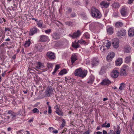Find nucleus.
I'll list each match as a JSON object with an SVG mask.
<instances>
[{
    "mask_svg": "<svg viewBox=\"0 0 134 134\" xmlns=\"http://www.w3.org/2000/svg\"><path fill=\"white\" fill-rule=\"evenodd\" d=\"M92 15L93 17L96 18H100L102 15L100 11L94 7H92L91 9Z\"/></svg>",
    "mask_w": 134,
    "mask_h": 134,
    "instance_id": "obj_1",
    "label": "nucleus"
},
{
    "mask_svg": "<svg viewBox=\"0 0 134 134\" xmlns=\"http://www.w3.org/2000/svg\"><path fill=\"white\" fill-rule=\"evenodd\" d=\"M87 72L86 70H82L81 68H79L75 70V74L76 76L83 78L86 76Z\"/></svg>",
    "mask_w": 134,
    "mask_h": 134,
    "instance_id": "obj_2",
    "label": "nucleus"
},
{
    "mask_svg": "<svg viewBox=\"0 0 134 134\" xmlns=\"http://www.w3.org/2000/svg\"><path fill=\"white\" fill-rule=\"evenodd\" d=\"M129 69V67L127 65H124L121 68L120 72V75L121 76H126L127 75V71Z\"/></svg>",
    "mask_w": 134,
    "mask_h": 134,
    "instance_id": "obj_3",
    "label": "nucleus"
},
{
    "mask_svg": "<svg viewBox=\"0 0 134 134\" xmlns=\"http://www.w3.org/2000/svg\"><path fill=\"white\" fill-rule=\"evenodd\" d=\"M81 33L80 31L77 30L76 32H74L72 35L71 34H69V36L72 38V39L77 38L79 37L81 35Z\"/></svg>",
    "mask_w": 134,
    "mask_h": 134,
    "instance_id": "obj_4",
    "label": "nucleus"
},
{
    "mask_svg": "<svg viewBox=\"0 0 134 134\" xmlns=\"http://www.w3.org/2000/svg\"><path fill=\"white\" fill-rule=\"evenodd\" d=\"M39 30L35 26L32 27L30 30L29 35L30 36H32L35 34L37 33Z\"/></svg>",
    "mask_w": 134,
    "mask_h": 134,
    "instance_id": "obj_5",
    "label": "nucleus"
},
{
    "mask_svg": "<svg viewBox=\"0 0 134 134\" xmlns=\"http://www.w3.org/2000/svg\"><path fill=\"white\" fill-rule=\"evenodd\" d=\"M49 39L48 37L46 35H42L40 36V41L44 42L47 41Z\"/></svg>",
    "mask_w": 134,
    "mask_h": 134,
    "instance_id": "obj_6",
    "label": "nucleus"
},
{
    "mask_svg": "<svg viewBox=\"0 0 134 134\" xmlns=\"http://www.w3.org/2000/svg\"><path fill=\"white\" fill-rule=\"evenodd\" d=\"M126 34V30L122 29L117 32V35L118 37H121L122 36H125Z\"/></svg>",
    "mask_w": 134,
    "mask_h": 134,
    "instance_id": "obj_7",
    "label": "nucleus"
},
{
    "mask_svg": "<svg viewBox=\"0 0 134 134\" xmlns=\"http://www.w3.org/2000/svg\"><path fill=\"white\" fill-rule=\"evenodd\" d=\"M7 114L9 115L10 117L13 120L14 118L16 116V114L11 110H9L8 111Z\"/></svg>",
    "mask_w": 134,
    "mask_h": 134,
    "instance_id": "obj_8",
    "label": "nucleus"
},
{
    "mask_svg": "<svg viewBox=\"0 0 134 134\" xmlns=\"http://www.w3.org/2000/svg\"><path fill=\"white\" fill-rule=\"evenodd\" d=\"M53 92V90L51 87L47 88L45 92L46 96L47 97H49Z\"/></svg>",
    "mask_w": 134,
    "mask_h": 134,
    "instance_id": "obj_9",
    "label": "nucleus"
},
{
    "mask_svg": "<svg viewBox=\"0 0 134 134\" xmlns=\"http://www.w3.org/2000/svg\"><path fill=\"white\" fill-rule=\"evenodd\" d=\"M119 40L117 38H114L112 44L114 48H117L119 46Z\"/></svg>",
    "mask_w": 134,
    "mask_h": 134,
    "instance_id": "obj_10",
    "label": "nucleus"
},
{
    "mask_svg": "<svg viewBox=\"0 0 134 134\" xmlns=\"http://www.w3.org/2000/svg\"><path fill=\"white\" fill-rule=\"evenodd\" d=\"M47 56L50 59H53L55 58V54L54 53L49 52H48L46 54Z\"/></svg>",
    "mask_w": 134,
    "mask_h": 134,
    "instance_id": "obj_11",
    "label": "nucleus"
},
{
    "mask_svg": "<svg viewBox=\"0 0 134 134\" xmlns=\"http://www.w3.org/2000/svg\"><path fill=\"white\" fill-rule=\"evenodd\" d=\"M115 56V53L114 52H112L109 53L107 57V59L108 61L109 62Z\"/></svg>",
    "mask_w": 134,
    "mask_h": 134,
    "instance_id": "obj_12",
    "label": "nucleus"
},
{
    "mask_svg": "<svg viewBox=\"0 0 134 134\" xmlns=\"http://www.w3.org/2000/svg\"><path fill=\"white\" fill-rule=\"evenodd\" d=\"M127 8L125 6L122 7L120 10V13L122 15L125 16L127 14Z\"/></svg>",
    "mask_w": 134,
    "mask_h": 134,
    "instance_id": "obj_13",
    "label": "nucleus"
},
{
    "mask_svg": "<svg viewBox=\"0 0 134 134\" xmlns=\"http://www.w3.org/2000/svg\"><path fill=\"white\" fill-rule=\"evenodd\" d=\"M119 74V72L118 71L114 70L111 72V76L113 78H116L118 77Z\"/></svg>",
    "mask_w": 134,
    "mask_h": 134,
    "instance_id": "obj_14",
    "label": "nucleus"
},
{
    "mask_svg": "<svg viewBox=\"0 0 134 134\" xmlns=\"http://www.w3.org/2000/svg\"><path fill=\"white\" fill-rule=\"evenodd\" d=\"M110 81L108 79H106L103 80L100 84L102 85H106L110 84Z\"/></svg>",
    "mask_w": 134,
    "mask_h": 134,
    "instance_id": "obj_15",
    "label": "nucleus"
},
{
    "mask_svg": "<svg viewBox=\"0 0 134 134\" xmlns=\"http://www.w3.org/2000/svg\"><path fill=\"white\" fill-rule=\"evenodd\" d=\"M99 63V60L96 58H94L92 60L91 64L93 66L97 65Z\"/></svg>",
    "mask_w": 134,
    "mask_h": 134,
    "instance_id": "obj_16",
    "label": "nucleus"
},
{
    "mask_svg": "<svg viewBox=\"0 0 134 134\" xmlns=\"http://www.w3.org/2000/svg\"><path fill=\"white\" fill-rule=\"evenodd\" d=\"M109 4L110 3H109L107 2L104 1L100 3V4L102 7L105 8H108Z\"/></svg>",
    "mask_w": 134,
    "mask_h": 134,
    "instance_id": "obj_17",
    "label": "nucleus"
},
{
    "mask_svg": "<svg viewBox=\"0 0 134 134\" xmlns=\"http://www.w3.org/2000/svg\"><path fill=\"white\" fill-rule=\"evenodd\" d=\"M38 27L40 28H45V26L43 25V23L42 20H39L36 23Z\"/></svg>",
    "mask_w": 134,
    "mask_h": 134,
    "instance_id": "obj_18",
    "label": "nucleus"
},
{
    "mask_svg": "<svg viewBox=\"0 0 134 134\" xmlns=\"http://www.w3.org/2000/svg\"><path fill=\"white\" fill-rule=\"evenodd\" d=\"M42 46L40 44H36L35 47V49L36 51L41 52L42 50Z\"/></svg>",
    "mask_w": 134,
    "mask_h": 134,
    "instance_id": "obj_19",
    "label": "nucleus"
},
{
    "mask_svg": "<svg viewBox=\"0 0 134 134\" xmlns=\"http://www.w3.org/2000/svg\"><path fill=\"white\" fill-rule=\"evenodd\" d=\"M13 120V119L11 118L9 116L5 117L4 119V121L6 123H9Z\"/></svg>",
    "mask_w": 134,
    "mask_h": 134,
    "instance_id": "obj_20",
    "label": "nucleus"
},
{
    "mask_svg": "<svg viewBox=\"0 0 134 134\" xmlns=\"http://www.w3.org/2000/svg\"><path fill=\"white\" fill-rule=\"evenodd\" d=\"M52 37L54 40H57L59 39L60 37V36L58 34L55 33L52 35Z\"/></svg>",
    "mask_w": 134,
    "mask_h": 134,
    "instance_id": "obj_21",
    "label": "nucleus"
},
{
    "mask_svg": "<svg viewBox=\"0 0 134 134\" xmlns=\"http://www.w3.org/2000/svg\"><path fill=\"white\" fill-rule=\"evenodd\" d=\"M94 79V77L93 75H91L88 79L87 83L92 84L93 82Z\"/></svg>",
    "mask_w": 134,
    "mask_h": 134,
    "instance_id": "obj_22",
    "label": "nucleus"
},
{
    "mask_svg": "<svg viewBox=\"0 0 134 134\" xmlns=\"http://www.w3.org/2000/svg\"><path fill=\"white\" fill-rule=\"evenodd\" d=\"M36 64L37 65L35 67L37 69H41L44 67L43 64L40 62H37Z\"/></svg>",
    "mask_w": 134,
    "mask_h": 134,
    "instance_id": "obj_23",
    "label": "nucleus"
},
{
    "mask_svg": "<svg viewBox=\"0 0 134 134\" xmlns=\"http://www.w3.org/2000/svg\"><path fill=\"white\" fill-rule=\"evenodd\" d=\"M128 34L129 36H134V28L130 29L128 31Z\"/></svg>",
    "mask_w": 134,
    "mask_h": 134,
    "instance_id": "obj_24",
    "label": "nucleus"
},
{
    "mask_svg": "<svg viewBox=\"0 0 134 134\" xmlns=\"http://www.w3.org/2000/svg\"><path fill=\"white\" fill-rule=\"evenodd\" d=\"M78 41L76 42L75 41L74 42H72V46L75 48H77L80 47V45L79 44Z\"/></svg>",
    "mask_w": 134,
    "mask_h": 134,
    "instance_id": "obj_25",
    "label": "nucleus"
},
{
    "mask_svg": "<svg viewBox=\"0 0 134 134\" xmlns=\"http://www.w3.org/2000/svg\"><path fill=\"white\" fill-rule=\"evenodd\" d=\"M71 59V62L73 64L77 60L76 56L75 54L72 55Z\"/></svg>",
    "mask_w": 134,
    "mask_h": 134,
    "instance_id": "obj_26",
    "label": "nucleus"
},
{
    "mask_svg": "<svg viewBox=\"0 0 134 134\" xmlns=\"http://www.w3.org/2000/svg\"><path fill=\"white\" fill-rule=\"evenodd\" d=\"M122 63V59L121 58H118L115 62L117 65H120Z\"/></svg>",
    "mask_w": 134,
    "mask_h": 134,
    "instance_id": "obj_27",
    "label": "nucleus"
},
{
    "mask_svg": "<svg viewBox=\"0 0 134 134\" xmlns=\"http://www.w3.org/2000/svg\"><path fill=\"white\" fill-rule=\"evenodd\" d=\"M55 112L60 116H63V113L60 108L57 110H55Z\"/></svg>",
    "mask_w": 134,
    "mask_h": 134,
    "instance_id": "obj_28",
    "label": "nucleus"
},
{
    "mask_svg": "<svg viewBox=\"0 0 134 134\" xmlns=\"http://www.w3.org/2000/svg\"><path fill=\"white\" fill-rule=\"evenodd\" d=\"M123 25V23L121 22L118 21L116 22L115 24V26L117 28H120Z\"/></svg>",
    "mask_w": 134,
    "mask_h": 134,
    "instance_id": "obj_29",
    "label": "nucleus"
},
{
    "mask_svg": "<svg viewBox=\"0 0 134 134\" xmlns=\"http://www.w3.org/2000/svg\"><path fill=\"white\" fill-rule=\"evenodd\" d=\"M112 6L114 8H118L120 7V5L119 3L114 2L112 5Z\"/></svg>",
    "mask_w": 134,
    "mask_h": 134,
    "instance_id": "obj_30",
    "label": "nucleus"
},
{
    "mask_svg": "<svg viewBox=\"0 0 134 134\" xmlns=\"http://www.w3.org/2000/svg\"><path fill=\"white\" fill-rule=\"evenodd\" d=\"M31 43V41L29 39L28 41H26L25 43L24 44V46L26 47H28L29 46Z\"/></svg>",
    "mask_w": 134,
    "mask_h": 134,
    "instance_id": "obj_31",
    "label": "nucleus"
},
{
    "mask_svg": "<svg viewBox=\"0 0 134 134\" xmlns=\"http://www.w3.org/2000/svg\"><path fill=\"white\" fill-rule=\"evenodd\" d=\"M131 60V56H129L126 57L125 59V62L126 63H129Z\"/></svg>",
    "mask_w": 134,
    "mask_h": 134,
    "instance_id": "obj_32",
    "label": "nucleus"
},
{
    "mask_svg": "<svg viewBox=\"0 0 134 134\" xmlns=\"http://www.w3.org/2000/svg\"><path fill=\"white\" fill-rule=\"evenodd\" d=\"M67 73V71L65 69H64L61 70L59 72V74L60 75H63L64 74H65Z\"/></svg>",
    "mask_w": 134,
    "mask_h": 134,
    "instance_id": "obj_33",
    "label": "nucleus"
},
{
    "mask_svg": "<svg viewBox=\"0 0 134 134\" xmlns=\"http://www.w3.org/2000/svg\"><path fill=\"white\" fill-rule=\"evenodd\" d=\"M108 33L110 34H111L113 33V29L111 27H109L107 30Z\"/></svg>",
    "mask_w": 134,
    "mask_h": 134,
    "instance_id": "obj_34",
    "label": "nucleus"
},
{
    "mask_svg": "<svg viewBox=\"0 0 134 134\" xmlns=\"http://www.w3.org/2000/svg\"><path fill=\"white\" fill-rule=\"evenodd\" d=\"M107 122H105V123L103 124H102L101 125L102 127H109L110 126V124L109 123H108L107 124V125H106L107 124Z\"/></svg>",
    "mask_w": 134,
    "mask_h": 134,
    "instance_id": "obj_35",
    "label": "nucleus"
},
{
    "mask_svg": "<svg viewBox=\"0 0 134 134\" xmlns=\"http://www.w3.org/2000/svg\"><path fill=\"white\" fill-rule=\"evenodd\" d=\"M120 86L119 87V88L120 90H123L125 87V84L124 83H121L120 84Z\"/></svg>",
    "mask_w": 134,
    "mask_h": 134,
    "instance_id": "obj_36",
    "label": "nucleus"
},
{
    "mask_svg": "<svg viewBox=\"0 0 134 134\" xmlns=\"http://www.w3.org/2000/svg\"><path fill=\"white\" fill-rule=\"evenodd\" d=\"M59 68V65H56L55 66V68L54 69V71L53 72V74H54L56 72L57 70Z\"/></svg>",
    "mask_w": 134,
    "mask_h": 134,
    "instance_id": "obj_37",
    "label": "nucleus"
},
{
    "mask_svg": "<svg viewBox=\"0 0 134 134\" xmlns=\"http://www.w3.org/2000/svg\"><path fill=\"white\" fill-rule=\"evenodd\" d=\"M32 112L33 113L38 114L40 112L39 110L36 108L32 110Z\"/></svg>",
    "mask_w": 134,
    "mask_h": 134,
    "instance_id": "obj_38",
    "label": "nucleus"
},
{
    "mask_svg": "<svg viewBox=\"0 0 134 134\" xmlns=\"http://www.w3.org/2000/svg\"><path fill=\"white\" fill-rule=\"evenodd\" d=\"M130 48L129 47H125L124 49V52L126 53H129L130 52Z\"/></svg>",
    "mask_w": 134,
    "mask_h": 134,
    "instance_id": "obj_39",
    "label": "nucleus"
},
{
    "mask_svg": "<svg viewBox=\"0 0 134 134\" xmlns=\"http://www.w3.org/2000/svg\"><path fill=\"white\" fill-rule=\"evenodd\" d=\"M120 127L118 126L116 128V134H120L121 133V131L120 130Z\"/></svg>",
    "mask_w": 134,
    "mask_h": 134,
    "instance_id": "obj_40",
    "label": "nucleus"
},
{
    "mask_svg": "<svg viewBox=\"0 0 134 134\" xmlns=\"http://www.w3.org/2000/svg\"><path fill=\"white\" fill-rule=\"evenodd\" d=\"M84 36L87 39L89 38L90 37V35L87 33H85L84 35Z\"/></svg>",
    "mask_w": 134,
    "mask_h": 134,
    "instance_id": "obj_41",
    "label": "nucleus"
},
{
    "mask_svg": "<svg viewBox=\"0 0 134 134\" xmlns=\"http://www.w3.org/2000/svg\"><path fill=\"white\" fill-rule=\"evenodd\" d=\"M63 122L62 123L60 126V127L61 128H63L65 126V124L66 123V122L65 121L64 119H63L62 120Z\"/></svg>",
    "mask_w": 134,
    "mask_h": 134,
    "instance_id": "obj_42",
    "label": "nucleus"
},
{
    "mask_svg": "<svg viewBox=\"0 0 134 134\" xmlns=\"http://www.w3.org/2000/svg\"><path fill=\"white\" fill-rule=\"evenodd\" d=\"M51 32V29H49L47 30H44V32L46 34H49Z\"/></svg>",
    "mask_w": 134,
    "mask_h": 134,
    "instance_id": "obj_43",
    "label": "nucleus"
},
{
    "mask_svg": "<svg viewBox=\"0 0 134 134\" xmlns=\"http://www.w3.org/2000/svg\"><path fill=\"white\" fill-rule=\"evenodd\" d=\"M78 42L79 43L82 44H85L86 43L85 41L82 39H81L80 40L78 41Z\"/></svg>",
    "mask_w": 134,
    "mask_h": 134,
    "instance_id": "obj_44",
    "label": "nucleus"
},
{
    "mask_svg": "<svg viewBox=\"0 0 134 134\" xmlns=\"http://www.w3.org/2000/svg\"><path fill=\"white\" fill-rule=\"evenodd\" d=\"M111 43L110 42H108L105 45L107 48V49H108L110 46Z\"/></svg>",
    "mask_w": 134,
    "mask_h": 134,
    "instance_id": "obj_45",
    "label": "nucleus"
},
{
    "mask_svg": "<svg viewBox=\"0 0 134 134\" xmlns=\"http://www.w3.org/2000/svg\"><path fill=\"white\" fill-rule=\"evenodd\" d=\"M47 66L49 68H52L53 67V65L52 64L49 63H47Z\"/></svg>",
    "mask_w": 134,
    "mask_h": 134,
    "instance_id": "obj_46",
    "label": "nucleus"
},
{
    "mask_svg": "<svg viewBox=\"0 0 134 134\" xmlns=\"http://www.w3.org/2000/svg\"><path fill=\"white\" fill-rule=\"evenodd\" d=\"M98 24V23L97 22H94L90 25V26H96Z\"/></svg>",
    "mask_w": 134,
    "mask_h": 134,
    "instance_id": "obj_47",
    "label": "nucleus"
},
{
    "mask_svg": "<svg viewBox=\"0 0 134 134\" xmlns=\"http://www.w3.org/2000/svg\"><path fill=\"white\" fill-rule=\"evenodd\" d=\"M65 24L66 25L70 26L72 24V23L70 21H67L65 23Z\"/></svg>",
    "mask_w": 134,
    "mask_h": 134,
    "instance_id": "obj_48",
    "label": "nucleus"
},
{
    "mask_svg": "<svg viewBox=\"0 0 134 134\" xmlns=\"http://www.w3.org/2000/svg\"><path fill=\"white\" fill-rule=\"evenodd\" d=\"M48 112L49 114H51L52 113V109L51 108V106H49V107H48Z\"/></svg>",
    "mask_w": 134,
    "mask_h": 134,
    "instance_id": "obj_49",
    "label": "nucleus"
},
{
    "mask_svg": "<svg viewBox=\"0 0 134 134\" xmlns=\"http://www.w3.org/2000/svg\"><path fill=\"white\" fill-rule=\"evenodd\" d=\"M76 14L75 13H72L71 14V18H73L76 17Z\"/></svg>",
    "mask_w": 134,
    "mask_h": 134,
    "instance_id": "obj_50",
    "label": "nucleus"
},
{
    "mask_svg": "<svg viewBox=\"0 0 134 134\" xmlns=\"http://www.w3.org/2000/svg\"><path fill=\"white\" fill-rule=\"evenodd\" d=\"M114 132L112 130H110L108 132V134H114Z\"/></svg>",
    "mask_w": 134,
    "mask_h": 134,
    "instance_id": "obj_51",
    "label": "nucleus"
},
{
    "mask_svg": "<svg viewBox=\"0 0 134 134\" xmlns=\"http://www.w3.org/2000/svg\"><path fill=\"white\" fill-rule=\"evenodd\" d=\"M54 109H55V110H57L59 109L60 108L58 107V105H57L54 107Z\"/></svg>",
    "mask_w": 134,
    "mask_h": 134,
    "instance_id": "obj_52",
    "label": "nucleus"
},
{
    "mask_svg": "<svg viewBox=\"0 0 134 134\" xmlns=\"http://www.w3.org/2000/svg\"><path fill=\"white\" fill-rule=\"evenodd\" d=\"M134 0H129L128 3L129 4H131L132 3Z\"/></svg>",
    "mask_w": 134,
    "mask_h": 134,
    "instance_id": "obj_53",
    "label": "nucleus"
},
{
    "mask_svg": "<svg viewBox=\"0 0 134 134\" xmlns=\"http://www.w3.org/2000/svg\"><path fill=\"white\" fill-rule=\"evenodd\" d=\"M100 49L101 50V51H104L106 49H105V48H104V47H103L102 48V47H101L100 48Z\"/></svg>",
    "mask_w": 134,
    "mask_h": 134,
    "instance_id": "obj_54",
    "label": "nucleus"
},
{
    "mask_svg": "<svg viewBox=\"0 0 134 134\" xmlns=\"http://www.w3.org/2000/svg\"><path fill=\"white\" fill-rule=\"evenodd\" d=\"M89 133L90 131L89 130H88L83 133V134H89Z\"/></svg>",
    "mask_w": 134,
    "mask_h": 134,
    "instance_id": "obj_55",
    "label": "nucleus"
},
{
    "mask_svg": "<svg viewBox=\"0 0 134 134\" xmlns=\"http://www.w3.org/2000/svg\"><path fill=\"white\" fill-rule=\"evenodd\" d=\"M6 72V71H4V72L2 74V76L3 77H4V76Z\"/></svg>",
    "mask_w": 134,
    "mask_h": 134,
    "instance_id": "obj_56",
    "label": "nucleus"
},
{
    "mask_svg": "<svg viewBox=\"0 0 134 134\" xmlns=\"http://www.w3.org/2000/svg\"><path fill=\"white\" fill-rule=\"evenodd\" d=\"M54 133H57L58 132V131L57 130H55L52 131Z\"/></svg>",
    "mask_w": 134,
    "mask_h": 134,
    "instance_id": "obj_57",
    "label": "nucleus"
},
{
    "mask_svg": "<svg viewBox=\"0 0 134 134\" xmlns=\"http://www.w3.org/2000/svg\"><path fill=\"white\" fill-rule=\"evenodd\" d=\"M103 134H108V133L105 130H103Z\"/></svg>",
    "mask_w": 134,
    "mask_h": 134,
    "instance_id": "obj_58",
    "label": "nucleus"
},
{
    "mask_svg": "<svg viewBox=\"0 0 134 134\" xmlns=\"http://www.w3.org/2000/svg\"><path fill=\"white\" fill-rule=\"evenodd\" d=\"M10 31V29L9 28H7L6 27L5 28V32H6L7 31Z\"/></svg>",
    "mask_w": 134,
    "mask_h": 134,
    "instance_id": "obj_59",
    "label": "nucleus"
},
{
    "mask_svg": "<svg viewBox=\"0 0 134 134\" xmlns=\"http://www.w3.org/2000/svg\"><path fill=\"white\" fill-rule=\"evenodd\" d=\"M72 11V10L70 8H69L68 9V13H70Z\"/></svg>",
    "mask_w": 134,
    "mask_h": 134,
    "instance_id": "obj_60",
    "label": "nucleus"
},
{
    "mask_svg": "<svg viewBox=\"0 0 134 134\" xmlns=\"http://www.w3.org/2000/svg\"><path fill=\"white\" fill-rule=\"evenodd\" d=\"M96 134H102V132L100 131H98L96 132Z\"/></svg>",
    "mask_w": 134,
    "mask_h": 134,
    "instance_id": "obj_61",
    "label": "nucleus"
},
{
    "mask_svg": "<svg viewBox=\"0 0 134 134\" xmlns=\"http://www.w3.org/2000/svg\"><path fill=\"white\" fill-rule=\"evenodd\" d=\"M49 129L50 131H51L54 130V128L52 127H49Z\"/></svg>",
    "mask_w": 134,
    "mask_h": 134,
    "instance_id": "obj_62",
    "label": "nucleus"
},
{
    "mask_svg": "<svg viewBox=\"0 0 134 134\" xmlns=\"http://www.w3.org/2000/svg\"><path fill=\"white\" fill-rule=\"evenodd\" d=\"M18 113H19V114L20 115H21L22 114V111L21 110H19L18 111Z\"/></svg>",
    "mask_w": 134,
    "mask_h": 134,
    "instance_id": "obj_63",
    "label": "nucleus"
},
{
    "mask_svg": "<svg viewBox=\"0 0 134 134\" xmlns=\"http://www.w3.org/2000/svg\"><path fill=\"white\" fill-rule=\"evenodd\" d=\"M25 134H30V132L29 131H26L24 132Z\"/></svg>",
    "mask_w": 134,
    "mask_h": 134,
    "instance_id": "obj_64",
    "label": "nucleus"
}]
</instances>
